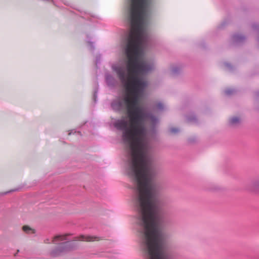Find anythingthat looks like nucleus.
<instances>
[{
  "label": "nucleus",
  "instance_id": "1a4fd4ad",
  "mask_svg": "<svg viewBox=\"0 0 259 259\" xmlns=\"http://www.w3.org/2000/svg\"><path fill=\"white\" fill-rule=\"evenodd\" d=\"M187 119L188 121L190 122H196L197 121L196 117L194 115L188 116L187 117Z\"/></svg>",
  "mask_w": 259,
  "mask_h": 259
},
{
  "label": "nucleus",
  "instance_id": "423d86ee",
  "mask_svg": "<svg viewBox=\"0 0 259 259\" xmlns=\"http://www.w3.org/2000/svg\"><path fill=\"white\" fill-rule=\"evenodd\" d=\"M240 121L238 117H233L230 119L229 124L231 126H237L240 123Z\"/></svg>",
  "mask_w": 259,
  "mask_h": 259
},
{
  "label": "nucleus",
  "instance_id": "f8f14e48",
  "mask_svg": "<svg viewBox=\"0 0 259 259\" xmlns=\"http://www.w3.org/2000/svg\"><path fill=\"white\" fill-rule=\"evenodd\" d=\"M169 131L172 134H176L179 132V129L176 127H171L169 129Z\"/></svg>",
  "mask_w": 259,
  "mask_h": 259
},
{
  "label": "nucleus",
  "instance_id": "6e6552de",
  "mask_svg": "<svg viewBox=\"0 0 259 259\" xmlns=\"http://www.w3.org/2000/svg\"><path fill=\"white\" fill-rule=\"evenodd\" d=\"M23 230L27 234H33L35 233V231L34 230L30 228L27 226H24L22 228Z\"/></svg>",
  "mask_w": 259,
  "mask_h": 259
},
{
  "label": "nucleus",
  "instance_id": "dca6fc26",
  "mask_svg": "<svg viewBox=\"0 0 259 259\" xmlns=\"http://www.w3.org/2000/svg\"><path fill=\"white\" fill-rule=\"evenodd\" d=\"M45 242L46 243H50V242H49V239H46V240H45Z\"/></svg>",
  "mask_w": 259,
  "mask_h": 259
},
{
  "label": "nucleus",
  "instance_id": "6ab92c4d",
  "mask_svg": "<svg viewBox=\"0 0 259 259\" xmlns=\"http://www.w3.org/2000/svg\"><path fill=\"white\" fill-rule=\"evenodd\" d=\"M71 133H72V132H70V133H69L68 134H69V135H70V134H71Z\"/></svg>",
  "mask_w": 259,
  "mask_h": 259
},
{
  "label": "nucleus",
  "instance_id": "f3484780",
  "mask_svg": "<svg viewBox=\"0 0 259 259\" xmlns=\"http://www.w3.org/2000/svg\"><path fill=\"white\" fill-rule=\"evenodd\" d=\"M257 25H253V27L254 28H256L257 27Z\"/></svg>",
  "mask_w": 259,
  "mask_h": 259
},
{
  "label": "nucleus",
  "instance_id": "39448f33",
  "mask_svg": "<svg viewBox=\"0 0 259 259\" xmlns=\"http://www.w3.org/2000/svg\"><path fill=\"white\" fill-rule=\"evenodd\" d=\"M68 235H69V234L57 235L54 238L53 240H52V242L54 244H58L60 241L66 240H67V236Z\"/></svg>",
  "mask_w": 259,
  "mask_h": 259
},
{
  "label": "nucleus",
  "instance_id": "9b49d317",
  "mask_svg": "<svg viewBox=\"0 0 259 259\" xmlns=\"http://www.w3.org/2000/svg\"><path fill=\"white\" fill-rule=\"evenodd\" d=\"M236 92L235 90L233 89H228L225 91V94L227 96L233 95Z\"/></svg>",
  "mask_w": 259,
  "mask_h": 259
},
{
  "label": "nucleus",
  "instance_id": "7ed1b4c3",
  "mask_svg": "<svg viewBox=\"0 0 259 259\" xmlns=\"http://www.w3.org/2000/svg\"><path fill=\"white\" fill-rule=\"evenodd\" d=\"M245 39V36L240 34H234L232 36V40L235 44L243 42Z\"/></svg>",
  "mask_w": 259,
  "mask_h": 259
},
{
  "label": "nucleus",
  "instance_id": "20e7f679",
  "mask_svg": "<svg viewBox=\"0 0 259 259\" xmlns=\"http://www.w3.org/2000/svg\"><path fill=\"white\" fill-rule=\"evenodd\" d=\"M106 82L109 87H113L115 84L116 80L114 77L109 73L105 75Z\"/></svg>",
  "mask_w": 259,
  "mask_h": 259
},
{
  "label": "nucleus",
  "instance_id": "ddd939ff",
  "mask_svg": "<svg viewBox=\"0 0 259 259\" xmlns=\"http://www.w3.org/2000/svg\"><path fill=\"white\" fill-rule=\"evenodd\" d=\"M164 106L162 103L159 102L157 104V108L159 110H162L164 109Z\"/></svg>",
  "mask_w": 259,
  "mask_h": 259
},
{
  "label": "nucleus",
  "instance_id": "2eb2a0df",
  "mask_svg": "<svg viewBox=\"0 0 259 259\" xmlns=\"http://www.w3.org/2000/svg\"><path fill=\"white\" fill-rule=\"evenodd\" d=\"M89 44L91 46V48L93 50L94 49V46H93V42H89Z\"/></svg>",
  "mask_w": 259,
  "mask_h": 259
},
{
  "label": "nucleus",
  "instance_id": "a211bd4d",
  "mask_svg": "<svg viewBox=\"0 0 259 259\" xmlns=\"http://www.w3.org/2000/svg\"><path fill=\"white\" fill-rule=\"evenodd\" d=\"M94 98H96V95H95V94H94Z\"/></svg>",
  "mask_w": 259,
  "mask_h": 259
},
{
  "label": "nucleus",
  "instance_id": "f03ea898",
  "mask_svg": "<svg viewBox=\"0 0 259 259\" xmlns=\"http://www.w3.org/2000/svg\"><path fill=\"white\" fill-rule=\"evenodd\" d=\"M98 237L92 236H85L80 235L78 237H75V241L81 240V241H94L97 240Z\"/></svg>",
  "mask_w": 259,
  "mask_h": 259
},
{
  "label": "nucleus",
  "instance_id": "0eeeda50",
  "mask_svg": "<svg viewBox=\"0 0 259 259\" xmlns=\"http://www.w3.org/2000/svg\"><path fill=\"white\" fill-rule=\"evenodd\" d=\"M250 189L253 192L259 193V180L251 183Z\"/></svg>",
  "mask_w": 259,
  "mask_h": 259
},
{
  "label": "nucleus",
  "instance_id": "4468645a",
  "mask_svg": "<svg viewBox=\"0 0 259 259\" xmlns=\"http://www.w3.org/2000/svg\"><path fill=\"white\" fill-rule=\"evenodd\" d=\"M225 65H226V67H227L228 68V69H229L230 70L232 69V66H231V65L230 64H229V63H225Z\"/></svg>",
  "mask_w": 259,
  "mask_h": 259
},
{
  "label": "nucleus",
  "instance_id": "9d476101",
  "mask_svg": "<svg viewBox=\"0 0 259 259\" xmlns=\"http://www.w3.org/2000/svg\"><path fill=\"white\" fill-rule=\"evenodd\" d=\"M180 68L178 66H174L171 69V74L174 75H177L180 72Z\"/></svg>",
  "mask_w": 259,
  "mask_h": 259
},
{
  "label": "nucleus",
  "instance_id": "f257e3e1",
  "mask_svg": "<svg viewBox=\"0 0 259 259\" xmlns=\"http://www.w3.org/2000/svg\"><path fill=\"white\" fill-rule=\"evenodd\" d=\"M72 243V242L70 241H65L61 243V246L60 247L51 252L52 255L53 256L57 255L61 252L69 249L70 248H68L67 246Z\"/></svg>",
  "mask_w": 259,
  "mask_h": 259
}]
</instances>
